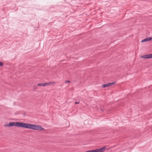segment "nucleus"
I'll list each match as a JSON object with an SVG mask.
<instances>
[{"label":"nucleus","instance_id":"nucleus-3","mask_svg":"<svg viewBox=\"0 0 152 152\" xmlns=\"http://www.w3.org/2000/svg\"><path fill=\"white\" fill-rule=\"evenodd\" d=\"M106 148L105 146L96 149L94 150H89L86 151V152H103L106 150Z\"/></svg>","mask_w":152,"mask_h":152},{"label":"nucleus","instance_id":"nucleus-6","mask_svg":"<svg viewBox=\"0 0 152 152\" xmlns=\"http://www.w3.org/2000/svg\"><path fill=\"white\" fill-rule=\"evenodd\" d=\"M152 39V37H148L147 38H145L141 41L142 42H146L148 41H150Z\"/></svg>","mask_w":152,"mask_h":152},{"label":"nucleus","instance_id":"nucleus-14","mask_svg":"<svg viewBox=\"0 0 152 152\" xmlns=\"http://www.w3.org/2000/svg\"><path fill=\"white\" fill-rule=\"evenodd\" d=\"M101 111H103V110H102H102H101Z\"/></svg>","mask_w":152,"mask_h":152},{"label":"nucleus","instance_id":"nucleus-7","mask_svg":"<svg viewBox=\"0 0 152 152\" xmlns=\"http://www.w3.org/2000/svg\"><path fill=\"white\" fill-rule=\"evenodd\" d=\"M37 86H47L46 83H39L37 84Z\"/></svg>","mask_w":152,"mask_h":152},{"label":"nucleus","instance_id":"nucleus-5","mask_svg":"<svg viewBox=\"0 0 152 152\" xmlns=\"http://www.w3.org/2000/svg\"><path fill=\"white\" fill-rule=\"evenodd\" d=\"M5 126L7 127H10V126H16V122H10L9 123V124L8 125H4Z\"/></svg>","mask_w":152,"mask_h":152},{"label":"nucleus","instance_id":"nucleus-9","mask_svg":"<svg viewBox=\"0 0 152 152\" xmlns=\"http://www.w3.org/2000/svg\"><path fill=\"white\" fill-rule=\"evenodd\" d=\"M55 83L54 82H48V83H46L47 86L50 85H52L53 84H54Z\"/></svg>","mask_w":152,"mask_h":152},{"label":"nucleus","instance_id":"nucleus-2","mask_svg":"<svg viewBox=\"0 0 152 152\" xmlns=\"http://www.w3.org/2000/svg\"><path fill=\"white\" fill-rule=\"evenodd\" d=\"M16 126L28 128V124L20 122H16Z\"/></svg>","mask_w":152,"mask_h":152},{"label":"nucleus","instance_id":"nucleus-12","mask_svg":"<svg viewBox=\"0 0 152 152\" xmlns=\"http://www.w3.org/2000/svg\"><path fill=\"white\" fill-rule=\"evenodd\" d=\"M70 82V81H69V80H67V81H66V82H65V83H69Z\"/></svg>","mask_w":152,"mask_h":152},{"label":"nucleus","instance_id":"nucleus-11","mask_svg":"<svg viewBox=\"0 0 152 152\" xmlns=\"http://www.w3.org/2000/svg\"><path fill=\"white\" fill-rule=\"evenodd\" d=\"M3 63L1 62L0 61V66H3Z\"/></svg>","mask_w":152,"mask_h":152},{"label":"nucleus","instance_id":"nucleus-1","mask_svg":"<svg viewBox=\"0 0 152 152\" xmlns=\"http://www.w3.org/2000/svg\"><path fill=\"white\" fill-rule=\"evenodd\" d=\"M28 129H32L34 130H44V128L42 127L39 125L32 124H28Z\"/></svg>","mask_w":152,"mask_h":152},{"label":"nucleus","instance_id":"nucleus-13","mask_svg":"<svg viewBox=\"0 0 152 152\" xmlns=\"http://www.w3.org/2000/svg\"><path fill=\"white\" fill-rule=\"evenodd\" d=\"M79 102H75V103L76 104H78L79 103Z\"/></svg>","mask_w":152,"mask_h":152},{"label":"nucleus","instance_id":"nucleus-4","mask_svg":"<svg viewBox=\"0 0 152 152\" xmlns=\"http://www.w3.org/2000/svg\"><path fill=\"white\" fill-rule=\"evenodd\" d=\"M141 57L143 58H152V53L142 56Z\"/></svg>","mask_w":152,"mask_h":152},{"label":"nucleus","instance_id":"nucleus-8","mask_svg":"<svg viewBox=\"0 0 152 152\" xmlns=\"http://www.w3.org/2000/svg\"><path fill=\"white\" fill-rule=\"evenodd\" d=\"M116 83V82H112L111 83H109L107 84V85H108V86H113V85L115 84Z\"/></svg>","mask_w":152,"mask_h":152},{"label":"nucleus","instance_id":"nucleus-10","mask_svg":"<svg viewBox=\"0 0 152 152\" xmlns=\"http://www.w3.org/2000/svg\"><path fill=\"white\" fill-rule=\"evenodd\" d=\"M107 86H108V85H107V84H103L102 85V87L103 88H104V87H107Z\"/></svg>","mask_w":152,"mask_h":152}]
</instances>
